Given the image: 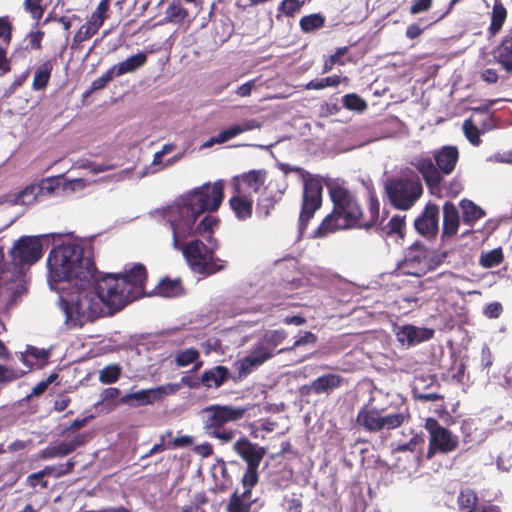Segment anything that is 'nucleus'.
<instances>
[{"mask_svg":"<svg viewBox=\"0 0 512 512\" xmlns=\"http://www.w3.org/2000/svg\"><path fill=\"white\" fill-rule=\"evenodd\" d=\"M147 270L143 264H135L121 274L96 276L85 283L74 284L75 291L60 298L69 329L82 328L109 313L122 310L144 294Z\"/></svg>","mask_w":512,"mask_h":512,"instance_id":"f257e3e1","label":"nucleus"},{"mask_svg":"<svg viewBox=\"0 0 512 512\" xmlns=\"http://www.w3.org/2000/svg\"><path fill=\"white\" fill-rule=\"evenodd\" d=\"M332 210L313 230L312 238H325L330 234L353 229L369 230L377 225L380 202L375 192L368 197V214L364 213L361 201L349 188L333 183L328 187Z\"/></svg>","mask_w":512,"mask_h":512,"instance_id":"f03ea898","label":"nucleus"},{"mask_svg":"<svg viewBox=\"0 0 512 512\" xmlns=\"http://www.w3.org/2000/svg\"><path fill=\"white\" fill-rule=\"evenodd\" d=\"M223 198L224 184L221 180L212 184L205 183L185 194L169 213L173 247H179V242L191 235L193 223L201 214L217 211Z\"/></svg>","mask_w":512,"mask_h":512,"instance_id":"7ed1b4c3","label":"nucleus"},{"mask_svg":"<svg viewBox=\"0 0 512 512\" xmlns=\"http://www.w3.org/2000/svg\"><path fill=\"white\" fill-rule=\"evenodd\" d=\"M45 235H25L15 240L8 251L9 261L0 249V287L11 292L8 305L16 303L17 298L26 291L25 272L43 256L42 239Z\"/></svg>","mask_w":512,"mask_h":512,"instance_id":"20e7f679","label":"nucleus"},{"mask_svg":"<svg viewBox=\"0 0 512 512\" xmlns=\"http://www.w3.org/2000/svg\"><path fill=\"white\" fill-rule=\"evenodd\" d=\"M49 280L68 285L85 283L98 276L93 259L85 256V250L78 243H62L49 252L47 258Z\"/></svg>","mask_w":512,"mask_h":512,"instance_id":"39448f33","label":"nucleus"},{"mask_svg":"<svg viewBox=\"0 0 512 512\" xmlns=\"http://www.w3.org/2000/svg\"><path fill=\"white\" fill-rule=\"evenodd\" d=\"M278 168L288 175L291 172L297 173L303 180V191L301 209L298 217V231L303 235L309 222L315 216V213L322 207L323 203V183L315 175L299 166H291L288 163H279Z\"/></svg>","mask_w":512,"mask_h":512,"instance_id":"423d86ee","label":"nucleus"},{"mask_svg":"<svg viewBox=\"0 0 512 512\" xmlns=\"http://www.w3.org/2000/svg\"><path fill=\"white\" fill-rule=\"evenodd\" d=\"M204 416L203 428L208 435L220 440L222 443L231 442L235 436L236 431L227 428L226 425L231 422L241 420L247 408L232 405L212 404L202 410Z\"/></svg>","mask_w":512,"mask_h":512,"instance_id":"0eeeda50","label":"nucleus"},{"mask_svg":"<svg viewBox=\"0 0 512 512\" xmlns=\"http://www.w3.org/2000/svg\"><path fill=\"white\" fill-rule=\"evenodd\" d=\"M409 420L411 415L406 410L388 412L387 408L374 405L372 400L364 404L356 415L357 425L369 433L394 430Z\"/></svg>","mask_w":512,"mask_h":512,"instance_id":"6e6552de","label":"nucleus"},{"mask_svg":"<svg viewBox=\"0 0 512 512\" xmlns=\"http://www.w3.org/2000/svg\"><path fill=\"white\" fill-rule=\"evenodd\" d=\"M287 336L288 333L284 329L266 330L260 341L252 347L250 353L236 362L239 378L246 377L254 369L278 354L275 349L284 342Z\"/></svg>","mask_w":512,"mask_h":512,"instance_id":"1a4fd4ad","label":"nucleus"},{"mask_svg":"<svg viewBox=\"0 0 512 512\" xmlns=\"http://www.w3.org/2000/svg\"><path fill=\"white\" fill-rule=\"evenodd\" d=\"M183 241L179 242V247L174 248L182 251L193 272L210 276L225 268L224 261L215 258L214 249L206 246L203 241L195 239L182 244Z\"/></svg>","mask_w":512,"mask_h":512,"instance_id":"9d476101","label":"nucleus"},{"mask_svg":"<svg viewBox=\"0 0 512 512\" xmlns=\"http://www.w3.org/2000/svg\"><path fill=\"white\" fill-rule=\"evenodd\" d=\"M425 428L429 433V446L426 454L427 459H431L436 453L447 454L457 449L459 445L458 437L452 433L434 418H427Z\"/></svg>","mask_w":512,"mask_h":512,"instance_id":"9b49d317","label":"nucleus"},{"mask_svg":"<svg viewBox=\"0 0 512 512\" xmlns=\"http://www.w3.org/2000/svg\"><path fill=\"white\" fill-rule=\"evenodd\" d=\"M385 195L390 204L400 210H407L416 201V182L405 178H392L385 182Z\"/></svg>","mask_w":512,"mask_h":512,"instance_id":"f8f14e48","label":"nucleus"},{"mask_svg":"<svg viewBox=\"0 0 512 512\" xmlns=\"http://www.w3.org/2000/svg\"><path fill=\"white\" fill-rule=\"evenodd\" d=\"M234 452L246 462L247 467H259L265 454L266 448L252 443L247 437L239 438L233 444Z\"/></svg>","mask_w":512,"mask_h":512,"instance_id":"ddd939ff","label":"nucleus"},{"mask_svg":"<svg viewBox=\"0 0 512 512\" xmlns=\"http://www.w3.org/2000/svg\"><path fill=\"white\" fill-rule=\"evenodd\" d=\"M266 178V170H250L233 178V190L244 194L258 193Z\"/></svg>","mask_w":512,"mask_h":512,"instance_id":"4468645a","label":"nucleus"},{"mask_svg":"<svg viewBox=\"0 0 512 512\" xmlns=\"http://www.w3.org/2000/svg\"><path fill=\"white\" fill-rule=\"evenodd\" d=\"M439 231V207L428 203L420 217H418V234L426 238H434Z\"/></svg>","mask_w":512,"mask_h":512,"instance_id":"2eb2a0df","label":"nucleus"},{"mask_svg":"<svg viewBox=\"0 0 512 512\" xmlns=\"http://www.w3.org/2000/svg\"><path fill=\"white\" fill-rule=\"evenodd\" d=\"M261 128V123L256 119H248L240 124L233 125L225 130H222L216 136L211 137L205 146H212L213 144H222L228 140L238 136L241 133L252 131Z\"/></svg>","mask_w":512,"mask_h":512,"instance_id":"dca6fc26","label":"nucleus"},{"mask_svg":"<svg viewBox=\"0 0 512 512\" xmlns=\"http://www.w3.org/2000/svg\"><path fill=\"white\" fill-rule=\"evenodd\" d=\"M253 195L244 194L233 190V196L229 199V205L236 218L245 221L251 218L253 213Z\"/></svg>","mask_w":512,"mask_h":512,"instance_id":"f3484780","label":"nucleus"},{"mask_svg":"<svg viewBox=\"0 0 512 512\" xmlns=\"http://www.w3.org/2000/svg\"><path fill=\"white\" fill-rule=\"evenodd\" d=\"M345 382V379L335 373H326L310 383V389L313 390L314 395L331 394L334 390L340 388Z\"/></svg>","mask_w":512,"mask_h":512,"instance_id":"a211bd4d","label":"nucleus"},{"mask_svg":"<svg viewBox=\"0 0 512 512\" xmlns=\"http://www.w3.org/2000/svg\"><path fill=\"white\" fill-rule=\"evenodd\" d=\"M459 226L460 216L456 205L450 201L445 202L443 205L442 240L455 236Z\"/></svg>","mask_w":512,"mask_h":512,"instance_id":"6ab92c4d","label":"nucleus"},{"mask_svg":"<svg viewBox=\"0 0 512 512\" xmlns=\"http://www.w3.org/2000/svg\"><path fill=\"white\" fill-rule=\"evenodd\" d=\"M160 400V389H143L123 395L119 402L131 407L145 406Z\"/></svg>","mask_w":512,"mask_h":512,"instance_id":"aec40b11","label":"nucleus"},{"mask_svg":"<svg viewBox=\"0 0 512 512\" xmlns=\"http://www.w3.org/2000/svg\"><path fill=\"white\" fill-rule=\"evenodd\" d=\"M492 54L506 72H512V27L504 35L499 45L493 49Z\"/></svg>","mask_w":512,"mask_h":512,"instance_id":"412c9836","label":"nucleus"},{"mask_svg":"<svg viewBox=\"0 0 512 512\" xmlns=\"http://www.w3.org/2000/svg\"><path fill=\"white\" fill-rule=\"evenodd\" d=\"M418 171L421 172L430 192L433 195L440 196L441 175L430 159H422L418 161Z\"/></svg>","mask_w":512,"mask_h":512,"instance_id":"4be33fe9","label":"nucleus"},{"mask_svg":"<svg viewBox=\"0 0 512 512\" xmlns=\"http://www.w3.org/2000/svg\"><path fill=\"white\" fill-rule=\"evenodd\" d=\"M183 294L184 288L181 279H171L169 277L162 278L151 293V295L163 298H176Z\"/></svg>","mask_w":512,"mask_h":512,"instance_id":"5701e85b","label":"nucleus"},{"mask_svg":"<svg viewBox=\"0 0 512 512\" xmlns=\"http://www.w3.org/2000/svg\"><path fill=\"white\" fill-rule=\"evenodd\" d=\"M435 162L438 169L443 174H450L458 161L459 152L458 149L454 146H444L440 151H438L435 156Z\"/></svg>","mask_w":512,"mask_h":512,"instance_id":"b1692460","label":"nucleus"},{"mask_svg":"<svg viewBox=\"0 0 512 512\" xmlns=\"http://www.w3.org/2000/svg\"><path fill=\"white\" fill-rule=\"evenodd\" d=\"M230 376L227 367L218 365L203 372L201 383L206 388H219L230 379Z\"/></svg>","mask_w":512,"mask_h":512,"instance_id":"393cba45","label":"nucleus"},{"mask_svg":"<svg viewBox=\"0 0 512 512\" xmlns=\"http://www.w3.org/2000/svg\"><path fill=\"white\" fill-rule=\"evenodd\" d=\"M188 18L189 11L181 4V1L172 0L164 11L162 23L181 26Z\"/></svg>","mask_w":512,"mask_h":512,"instance_id":"a878e982","label":"nucleus"},{"mask_svg":"<svg viewBox=\"0 0 512 512\" xmlns=\"http://www.w3.org/2000/svg\"><path fill=\"white\" fill-rule=\"evenodd\" d=\"M55 62V58L48 59L36 67L32 81L34 91L44 90L48 86Z\"/></svg>","mask_w":512,"mask_h":512,"instance_id":"bb28decb","label":"nucleus"},{"mask_svg":"<svg viewBox=\"0 0 512 512\" xmlns=\"http://www.w3.org/2000/svg\"><path fill=\"white\" fill-rule=\"evenodd\" d=\"M147 62V55L143 52H139L133 56H130L126 60L120 62L117 65L112 66L117 77L124 75L126 73H132L142 66H144Z\"/></svg>","mask_w":512,"mask_h":512,"instance_id":"cd10ccee","label":"nucleus"},{"mask_svg":"<svg viewBox=\"0 0 512 512\" xmlns=\"http://www.w3.org/2000/svg\"><path fill=\"white\" fill-rule=\"evenodd\" d=\"M464 224L473 226L485 216V211L470 199H462L459 203Z\"/></svg>","mask_w":512,"mask_h":512,"instance_id":"c85d7f7f","label":"nucleus"},{"mask_svg":"<svg viewBox=\"0 0 512 512\" xmlns=\"http://www.w3.org/2000/svg\"><path fill=\"white\" fill-rule=\"evenodd\" d=\"M86 440L87 439L84 434H77L69 441H62L58 444L52 445L55 457L62 458L73 453L77 448L83 446L86 443Z\"/></svg>","mask_w":512,"mask_h":512,"instance_id":"c756f323","label":"nucleus"},{"mask_svg":"<svg viewBox=\"0 0 512 512\" xmlns=\"http://www.w3.org/2000/svg\"><path fill=\"white\" fill-rule=\"evenodd\" d=\"M507 19V10L500 2H495L492 8L491 21L488 27V34L496 36L502 29Z\"/></svg>","mask_w":512,"mask_h":512,"instance_id":"7c9ffc66","label":"nucleus"},{"mask_svg":"<svg viewBox=\"0 0 512 512\" xmlns=\"http://www.w3.org/2000/svg\"><path fill=\"white\" fill-rule=\"evenodd\" d=\"M326 18L321 13H313L303 16L299 21L303 33H312L325 26Z\"/></svg>","mask_w":512,"mask_h":512,"instance_id":"2f4dec72","label":"nucleus"},{"mask_svg":"<svg viewBox=\"0 0 512 512\" xmlns=\"http://www.w3.org/2000/svg\"><path fill=\"white\" fill-rule=\"evenodd\" d=\"M14 19L9 15L0 16V47L8 49L14 32Z\"/></svg>","mask_w":512,"mask_h":512,"instance_id":"473e14b6","label":"nucleus"},{"mask_svg":"<svg viewBox=\"0 0 512 512\" xmlns=\"http://www.w3.org/2000/svg\"><path fill=\"white\" fill-rule=\"evenodd\" d=\"M258 468L259 467H246V470L241 479L242 485L244 487V491L239 493L241 497L251 500L252 488L259 481Z\"/></svg>","mask_w":512,"mask_h":512,"instance_id":"72a5a7b5","label":"nucleus"},{"mask_svg":"<svg viewBox=\"0 0 512 512\" xmlns=\"http://www.w3.org/2000/svg\"><path fill=\"white\" fill-rule=\"evenodd\" d=\"M195 223L196 222L193 223V230L190 236L194 234L205 236V234H208L206 238L210 242L212 239L213 228L218 225L219 219L212 215H206L198 225H195Z\"/></svg>","mask_w":512,"mask_h":512,"instance_id":"f704fd0d","label":"nucleus"},{"mask_svg":"<svg viewBox=\"0 0 512 512\" xmlns=\"http://www.w3.org/2000/svg\"><path fill=\"white\" fill-rule=\"evenodd\" d=\"M58 188V181L53 178H45L40 181V183L32 186L26 187L21 192V197H25L26 195H36L35 190H37V193L41 194H51Z\"/></svg>","mask_w":512,"mask_h":512,"instance_id":"c9c22d12","label":"nucleus"},{"mask_svg":"<svg viewBox=\"0 0 512 512\" xmlns=\"http://www.w3.org/2000/svg\"><path fill=\"white\" fill-rule=\"evenodd\" d=\"M251 507L252 500L241 497L239 492L236 490L228 499L226 512H250Z\"/></svg>","mask_w":512,"mask_h":512,"instance_id":"e433bc0d","label":"nucleus"},{"mask_svg":"<svg viewBox=\"0 0 512 512\" xmlns=\"http://www.w3.org/2000/svg\"><path fill=\"white\" fill-rule=\"evenodd\" d=\"M97 33L98 32L96 30H93L92 27L84 23L79 27L73 36V40L70 46L71 50L80 51L83 48V42L89 40Z\"/></svg>","mask_w":512,"mask_h":512,"instance_id":"4c0bfd02","label":"nucleus"},{"mask_svg":"<svg viewBox=\"0 0 512 512\" xmlns=\"http://www.w3.org/2000/svg\"><path fill=\"white\" fill-rule=\"evenodd\" d=\"M122 374V368L119 364L114 363L103 367L99 371V381L102 384H113L116 383Z\"/></svg>","mask_w":512,"mask_h":512,"instance_id":"58836bf2","label":"nucleus"},{"mask_svg":"<svg viewBox=\"0 0 512 512\" xmlns=\"http://www.w3.org/2000/svg\"><path fill=\"white\" fill-rule=\"evenodd\" d=\"M342 104L345 109L358 113L364 112L368 107L367 102L356 93L344 95L342 97Z\"/></svg>","mask_w":512,"mask_h":512,"instance_id":"ea45409f","label":"nucleus"},{"mask_svg":"<svg viewBox=\"0 0 512 512\" xmlns=\"http://www.w3.org/2000/svg\"><path fill=\"white\" fill-rule=\"evenodd\" d=\"M478 430V420L474 418H468L462 421L461 432L465 442L476 441L478 438H480L482 434L478 433Z\"/></svg>","mask_w":512,"mask_h":512,"instance_id":"a19ab883","label":"nucleus"},{"mask_svg":"<svg viewBox=\"0 0 512 512\" xmlns=\"http://www.w3.org/2000/svg\"><path fill=\"white\" fill-rule=\"evenodd\" d=\"M48 356V351L44 349L40 350L33 346H28L26 352L24 354H21L20 359L27 366L28 370H30L35 363L29 361V357L33 358L36 362H38L46 361Z\"/></svg>","mask_w":512,"mask_h":512,"instance_id":"79ce46f5","label":"nucleus"},{"mask_svg":"<svg viewBox=\"0 0 512 512\" xmlns=\"http://www.w3.org/2000/svg\"><path fill=\"white\" fill-rule=\"evenodd\" d=\"M478 498L476 493L472 489L461 490L457 503L460 510H477L475 508Z\"/></svg>","mask_w":512,"mask_h":512,"instance_id":"37998d69","label":"nucleus"},{"mask_svg":"<svg viewBox=\"0 0 512 512\" xmlns=\"http://www.w3.org/2000/svg\"><path fill=\"white\" fill-rule=\"evenodd\" d=\"M341 83L339 75H332L321 79H313L309 81L305 88L308 90H321L326 87H337Z\"/></svg>","mask_w":512,"mask_h":512,"instance_id":"c03bdc74","label":"nucleus"},{"mask_svg":"<svg viewBox=\"0 0 512 512\" xmlns=\"http://www.w3.org/2000/svg\"><path fill=\"white\" fill-rule=\"evenodd\" d=\"M305 1L300 0H282L278 5V12L276 18L280 19V14H283L288 17H293L296 13H298Z\"/></svg>","mask_w":512,"mask_h":512,"instance_id":"a18cd8bd","label":"nucleus"},{"mask_svg":"<svg viewBox=\"0 0 512 512\" xmlns=\"http://www.w3.org/2000/svg\"><path fill=\"white\" fill-rule=\"evenodd\" d=\"M463 132L467 140L473 146H479L481 144V131L478 126L473 122L471 118L466 119L463 123Z\"/></svg>","mask_w":512,"mask_h":512,"instance_id":"49530a36","label":"nucleus"},{"mask_svg":"<svg viewBox=\"0 0 512 512\" xmlns=\"http://www.w3.org/2000/svg\"><path fill=\"white\" fill-rule=\"evenodd\" d=\"M317 339L318 338L314 333H312L310 331H305V332H303L302 335H299L296 338V340L294 341L292 346L281 348L280 350L277 351V353L291 352L301 346H305L308 344L313 345L317 342Z\"/></svg>","mask_w":512,"mask_h":512,"instance_id":"de8ad7c7","label":"nucleus"},{"mask_svg":"<svg viewBox=\"0 0 512 512\" xmlns=\"http://www.w3.org/2000/svg\"><path fill=\"white\" fill-rule=\"evenodd\" d=\"M503 260L504 256L501 248H496L483 254L481 256L480 263L485 268H492L501 264Z\"/></svg>","mask_w":512,"mask_h":512,"instance_id":"09e8293b","label":"nucleus"},{"mask_svg":"<svg viewBox=\"0 0 512 512\" xmlns=\"http://www.w3.org/2000/svg\"><path fill=\"white\" fill-rule=\"evenodd\" d=\"M200 357V353L195 348H189L182 351H179L175 358V363L179 367L188 366L191 363L197 361Z\"/></svg>","mask_w":512,"mask_h":512,"instance_id":"8fccbe9b","label":"nucleus"},{"mask_svg":"<svg viewBox=\"0 0 512 512\" xmlns=\"http://www.w3.org/2000/svg\"><path fill=\"white\" fill-rule=\"evenodd\" d=\"M114 77L117 76L111 67L102 76L96 78L91 83L90 89L86 92V94L89 95L90 93L104 89L107 84L113 80Z\"/></svg>","mask_w":512,"mask_h":512,"instance_id":"3c124183","label":"nucleus"},{"mask_svg":"<svg viewBox=\"0 0 512 512\" xmlns=\"http://www.w3.org/2000/svg\"><path fill=\"white\" fill-rule=\"evenodd\" d=\"M43 0H24V10L31 15V17L38 22L44 14Z\"/></svg>","mask_w":512,"mask_h":512,"instance_id":"603ef678","label":"nucleus"},{"mask_svg":"<svg viewBox=\"0 0 512 512\" xmlns=\"http://www.w3.org/2000/svg\"><path fill=\"white\" fill-rule=\"evenodd\" d=\"M44 36H45V32L42 30L30 31L25 37V41L27 42V45L25 48H27L28 51H29V49L36 50V51L42 50V48H43L42 41L44 39Z\"/></svg>","mask_w":512,"mask_h":512,"instance_id":"864d4df0","label":"nucleus"},{"mask_svg":"<svg viewBox=\"0 0 512 512\" xmlns=\"http://www.w3.org/2000/svg\"><path fill=\"white\" fill-rule=\"evenodd\" d=\"M26 484L33 489L37 487H40L41 489H47L49 487V481L45 476H43L40 470L29 474L26 478Z\"/></svg>","mask_w":512,"mask_h":512,"instance_id":"5fc2aeb1","label":"nucleus"},{"mask_svg":"<svg viewBox=\"0 0 512 512\" xmlns=\"http://www.w3.org/2000/svg\"><path fill=\"white\" fill-rule=\"evenodd\" d=\"M397 339L403 344H413L416 340V327L413 325L402 327L401 330L397 332Z\"/></svg>","mask_w":512,"mask_h":512,"instance_id":"6e6d98bb","label":"nucleus"},{"mask_svg":"<svg viewBox=\"0 0 512 512\" xmlns=\"http://www.w3.org/2000/svg\"><path fill=\"white\" fill-rule=\"evenodd\" d=\"M398 272L403 275H416V256H408L399 263Z\"/></svg>","mask_w":512,"mask_h":512,"instance_id":"4d7b16f0","label":"nucleus"},{"mask_svg":"<svg viewBox=\"0 0 512 512\" xmlns=\"http://www.w3.org/2000/svg\"><path fill=\"white\" fill-rule=\"evenodd\" d=\"M25 373L26 371L14 370L0 364V383L14 381L23 376Z\"/></svg>","mask_w":512,"mask_h":512,"instance_id":"13d9d810","label":"nucleus"},{"mask_svg":"<svg viewBox=\"0 0 512 512\" xmlns=\"http://www.w3.org/2000/svg\"><path fill=\"white\" fill-rule=\"evenodd\" d=\"M57 377H58V374L53 373V374H51L48 378H46L45 380H42V381H40L39 383H37V384L33 387V389H32V391H31V393L29 394L28 398H30V397H32V396H39V395L43 394V393L47 390L48 386H49V385H50L54 380H56V379H57Z\"/></svg>","mask_w":512,"mask_h":512,"instance_id":"bf43d9fd","label":"nucleus"},{"mask_svg":"<svg viewBox=\"0 0 512 512\" xmlns=\"http://www.w3.org/2000/svg\"><path fill=\"white\" fill-rule=\"evenodd\" d=\"M76 464L77 461L72 457L65 463H60L56 465V478H62L66 475L71 474L74 471Z\"/></svg>","mask_w":512,"mask_h":512,"instance_id":"052dcab7","label":"nucleus"},{"mask_svg":"<svg viewBox=\"0 0 512 512\" xmlns=\"http://www.w3.org/2000/svg\"><path fill=\"white\" fill-rule=\"evenodd\" d=\"M349 47L343 46L336 49L335 53L332 54L329 58L331 59L332 63H336L338 65H345L346 63L353 62V59L351 57H347L346 60L343 59V57L348 53Z\"/></svg>","mask_w":512,"mask_h":512,"instance_id":"680f3d73","label":"nucleus"},{"mask_svg":"<svg viewBox=\"0 0 512 512\" xmlns=\"http://www.w3.org/2000/svg\"><path fill=\"white\" fill-rule=\"evenodd\" d=\"M120 395V390L117 387H109L104 389L101 394V403L111 404Z\"/></svg>","mask_w":512,"mask_h":512,"instance_id":"e2e57ef3","label":"nucleus"},{"mask_svg":"<svg viewBox=\"0 0 512 512\" xmlns=\"http://www.w3.org/2000/svg\"><path fill=\"white\" fill-rule=\"evenodd\" d=\"M11 71V59L8 58V49L0 47V76Z\"/></svg>","mask_w":512,"mask_h":512,"instance_id":"0e129e2a","label":"nucleus"},{"mask_svg":"<svg viewBox=\"0 0 512 512\" xmlns=\"http://www.w3.org/2000/svg\"><path fill=\"white\" fill-rule=\"evenodd\" d=\"M405 226V222L403 218H400L399 216H394L390 219V221L387 224L388 227V233H398L402 234V230Z\"/></svg>","mask_w":512,"mask_h":512,"instance_id":"69168bd1","label":"nucleus"},{"mask_svg":"<svg viewBox=\"0 0 512 512\" xmlns=\"http://www.w3.org/2000/svg\"><path fill=\"white\" fill-rule=\"evenodd\" d=\"M503 307L499 302L489 303L484 309V315L488 318H498L502 313Z\"/></svg>","mask_w":512,"mask_h":512,"instance_id":"338daca9","label":"nucleus"},{"mask_svg":"<svg viewBox=\"0 0 512 512\" xmlns=\"http://www.w3.org/2000/svg\"><path fill=\"white\" fill-rule=\"evenodd\" d=\"M193 444V437L188 435H183L174 438L171 442L167 444V448H180L187 447Z\"/></svg>","mask_w":512,"mask_h":512,"instance_id":"774afa93","label":"nucleus"}]
</instances>
